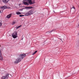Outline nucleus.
Wrapping results in <instances>:
<instances>
[{
  "instance_id": "obj_1",
  "label": "nucleus",
  "mask_w": 79,
  "mask_h": 79,
  "mask_svg": "<svg viewBox=\"0 0 79 79\" xmlns=\"http://www.w3.org/2000/svg\"><path fill=\"white\" fill-rule=\"evenodd\" d=\"M26 55L25 54H20L19 55V58H18L16 60L15 62V64H17L18 63H19L21 61V60L24 59V57H26Z\"/></svg>"
},
{
  "instance_id": "obj_2",
  "label": "nucleus",
  "mask_w": 79,
  "mask_h": 79,
  "mask_svg": "<svg viewBox=\"0 0 79 79\" xmlns=\"http://www.w3.org/2000/svg\"><path fill=\"white\" fill-rule=\"evenodd\" d=\"M34 10H31L27 13H26L25 14V16H29V15L34 14Z\"/></svg>"
},
{
  "instance_id": "obj_3",
  "label": "nucleus",
  "mask_w": 79,
  "mask_h": 79,
  "mask_svg": "<svg viewBox=\"0 0 79 79\" xmlns=\"http://www.w3.org/2000/svg\"><path fill=\"white\" fill-rule=\"evenodd\" d=\"M12 35L14 39H16V38L18 37V33L16 32H15Z\"/></svg>"
},
{
  "instance_id": "obj_4",
  "label": "nucleus",
  "mask_w": 79,
  "mask_h": 79,
  "mask_svg": "<svg viewBox=\"0 0 79 79\" xmlns=\"http://www.w3.org/2000/svg\"><path fill=\"white\" fill-rule=\"evenodd\" d=\"M9 77V74L8 73H7L6 74V75L5 76H3L2 78V79H8Z\"/></svg>"
},
{
  "instance_id": "obj_5",
  "label": "nucleus",
  "mask_w": 79,
  "mask_h": 79,
  "mask_svg": "<svg viewBox=\"0 0 79 79\" xmlns=\"http://www.w3.org/2000/svg\"><path fill=\"white\" fill-rule=\"evenodd\" d=\"M26 0H24L23 1V4L24 5H29V4L27 2H25V1H26Z\"/></svg>"
},
{
  "instance_id": "obj_6",
  "label": "nucleus",
  "mask_w": 79,
  "mask_h": 79,
  "mask_svg": "<svg viewBox=\"0 0 79 79\" xmlns=\"http://www.w3.org/2000/svg\"><path fill=\"white\" fill-rule=\"evenodd\" d=\"M1 9L2 10H5V9H6L7 8V7L5 6H1Z\"/></svg>"
},
{
  "instance_id": "obj_7",
  "label": "nucleus",
  "mask_w": 79,
  "mask_h": 79,
  "mask_svg": "<svg viewBox=\"0 0 79 79\" xmlns=\"http://www.w3.org/2000/svg\"><path fill=\"white\" fill-rule=\"evenodd\" d=\"M32 6H28L26 7L24 9H26V10H29L30 9H32Z\"/></svg>"
},
{
  "instance_id": "obj_8",
  "label": "nucleus",
  "mask_w": 79,
  "mask_h": 79,
  "mask_svg": "<svg viewBox=\"0 0 79 79\" xmlns=\"http://www.w3.org/2000/svg\"><path fill=\"white\" fill-rule=\"evenodd\" d=\"M9 0L7 1V0H2V2L3 3H7L8 2V1Z\"/></svg>"
},
{
  "instance_id": "obj_9",
  "label": "nucleus",
  "mask_w": 79,
  "mask_h": 79,
  "mask_svg": "<svg viewBox=\"0 0 79 79\" xmlns=\"http://www.w3.org/2000/svg\"><path fill=\"white\" fill-rule=\"evenodd\" d=\"M12 14H10L7 16V18L9 19L10 18H11V16Z\"/></svg>"
},
{
  "instance_id": "obj_10",
  "label": "nucleus",
  "mask_w": 79,
  "mask_h": 79,
  "mask_svg": "<svg viewBox=\"0 0 79 79\" xmlns=\"http://www.w3.org/2000/svg\"><path fill=\"white\" fill-rule=\"evenodd\" d=\"M73 10V11L74 12H75V11H76V8H75V7H74V6H73V8H72L71 9V10H72V11Z\"/></svg>"
},
{
  "instance_id": "obj_11",
  "label": "nucleus",
  "mask_w": 79,
  "mask_h": 79,
  "mask_svg": "<svg viewBox=\"0 0 79 79\" xmlns=\"http://www.w3.org/2000/svg\"><path fill=\"white\" fill-rule=\"evenodd\" d=\"M28 2L30 4H32V1H31V0H29Z\"/></svg>"
},
{
  "instance_id": "obj_12",
  "label": "nucleus",
  "mask_w": 79,
  "mask_h": 79,
  "mask_svg": "<svg viewBox=\"0 0 79 79\" xmlns=\"http://www.w3.org/2000/svg\"><path fill=\"white\" fill-rule=\"evenodd\" d=\"M0 60H3V57L2 55L0 56Z\"/></svg>"
},
{
  "instance_id": "obj_13",
  "label": "nucleus",
  "mask_w": 79,
  "mask_h": 79,
  "mask_svg": "<svg viewBox=\"0 0 79 79\" xmlns=\"http://www.w3.org/2000/svg\"><path fill=\"white\" fill-rule=\"evenodd\" d=\"M37 51H35V52H34L32 53V55H35V54L37 53Z\"/></svg>"
},
{
  "instance_id": "obj_14",
  "label": "nucleus",
  "mask_w": 79,
  "mask_h": 79,
  "mask_svg": "<svg viewBox=\"0 0 79 79\" xmlns=\"http://www.w3.org/2000/svg\"><path fill=\"white\" fill-rule=\"evenodd\" d=\"M37 51H35V52H34L32 53V55H35V54L37 53Z\"/></svg>"
},
{
  "instance_id": "obj_15",
  "label": "nucleus",
  "mask_w": 79,
  "mask_h": 79,
  "mask_svg": "<svg viewBox=\"0 0 79 79\" xmlns=\"http://www.w3.org/2000/svg\"><path fill=\"white\" fill-rule=\"evenodd\" d=\"M16 14L18 15H21V13L20 12H16Z\"/></svg>"
},
{
  "instance_id": "obj_16",
  "label": "nucleus",
  "mask_w": 79,
  "mask_h": 79,
  "mask_svg": "<svg viewBox=\"0 0 79 79\" xmlns=\"http://www.w3.org/2000/svg\"><path fill=\"white\" fill-rule=\"evenodd\" d=\"M16 21H13L12 25H14V24H16Z\"/></svg>"
},
{
  "instance_id": "obj_17",
  "label": "nucleus",
  "mask_w": 79,
  "mask_h": 79,
  "mask_svg": "<svg viewBox=\"0 0 79 79\" xmlns=\"http://www.w3.org/2000/svg\"><path fill=\"white\" fill-rule=\"evenodd\" d=\"M21 27V25H20V26L16 27V29H19V27Z\"/></svg>"
},
{
  "instance_id": "obj_18",
  "label": "nucleus",
  "mask_w": 79,
  "mask_h": 79,
  "mask_svg": "<svg viewBox=\"0 0 79 79\" xmlns=\"http://www.w3.org/2000/svg\"><path fill=\"white\" fill-rule=\"evenodd\" d=\"M24 15H19L20 17H23V16H24Z\"/></svg>"
},
{
  "instance_id": "obj_19",
  "label": "nucleus",
  "mask_w": 79,
  "mask_h": 79,
  "mask_svg": "<svg viewBox=\"0 0 79 79\" xmlns=\"http://www.w3.org/2000/svg\"><path fill=\"white\" fill-rule=\"evenodd\" d=\"M34 3H35V1H33L32 2V4H34Z\"/></svg>"
},
{
  "instance_id": "obj_20",
  "label": "nucleus",
  "mask_w": 79,
  "mask_h": 79,
  "mask_svg": "<svg viewBox=\"0 0 79 79\" xmlns=\"http://www.w3.org/2000/svg\"><path fill=\"white\" fill-rule=\"evenodd\" d=\"M2 55V52L1 51V50H0V56Z\"/></svg>"
},
{
  "instance_id": "obj_21",
  "label": "nucleus",
  "mask_w": 79,
  "mask_h": 79,
  "mask_svg": "<svg viewBox=\"0 0 79 79\" xmlns=\"http://www.w3.org/2000/svg\"><path fill=\"white\" fill-rule=\"evenodd\" d=\"M2 25V23H0V27H1Z\"/></svg>"
},
{
  "instance_id": "obj_22",
  "label": "nucleus",
  "mask_w": 79,
  "mask_h": 79,
  "mask_svg": "<svg viewBox=\"0 0 79 79\" xmlns=\"http://www.w3.org/2000/svg\"><path fill=\"white\" fill-rule=\"evenodd\" d=\"M19 6H20V5H21V4H19Z\"/></svg>"
},
{
  "instance_id": "obj_23",
  "label": "nucleus",
  "mask_w": 79,
  "mask_h": 79,
  "mask_svg": "<svg viewBox=\"0 0 79 79\" xmlns=\"http://www.w3.org/2000/svg\"><path fill=\"white\" fill-rule=\"evenodd\" d=\"M52 31H51L50 32H52Z\"/></svg>"
},
{
  "instance_id": "obj_24",
  "label": "nucleus",
  "mask_w": 79,
  "mask_h": 79,
  "mask_svg": "<svg viewBox=\"0 0 79 79\" xmlns=\"http://www.w3.org/2000/svg\"><path fill=\"white\" fill-rule=\"evenodd\" d=\"M0 13H1V10H0Z\"/></svg>"
},
{
  "instance_id": "obj_25",
  "label": "nucleus",
  "mask_w": 79,
  "mask_h": 79,
  "mask_svg": "<svg viewBox=\"0 0 79 79\" xmlns=\"http://www.w3.org/2000/svg\"><path fill=\"white\" fill-rule=\"evenodd\" d=\"M78 35H79V33L78 34Z\"/></svg>"
}]
</instances>
